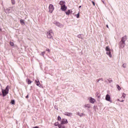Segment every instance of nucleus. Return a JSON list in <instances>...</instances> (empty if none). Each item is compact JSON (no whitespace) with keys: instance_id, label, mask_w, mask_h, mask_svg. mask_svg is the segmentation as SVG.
I'll list each match as a JSON object with an SVG mask.
<instances>
[{"instance_id":"obj_34","label":"nucleus","mask_w":128,"mask_h":128,"mask_svg":"<svg viewBox=\"0 0 128 128\" xmlns=\"http://www.w3.org/2000/svg\"><path fill=\"white\" fill-rule=\"evenodd\" d=\"M5 12H8V10H5Z\"/></svg>"},{"instance_id":"obj_31","label":"nucleus","mask_w":128,"mask_h":128,"mask_svg":"<svg viewBox=\"0 0 128 128\" xmlns=\"http://www.w3.org/2000/svg\"><path fill=\"white\" fill-rule=\"evenodd\" d=\"M76 114L77 116H80V112H77Z\"/></svg>"},{"instance_id":"obj_11","label":"nucleus","mask_w":128,"mask_h":128,"mask_svg":"<svg viewBox=\"0 0 128 128\" xmlns=\"http://www.w3.org/2000/svg\"><path fill=\"white\" fill-rule=\"evenodd\" d=\"M128 40V37L126 36H124V37L122 38V39L121 40V42H122L126 43V41Z\"/></svg>"},{"instance_id":"obj_38","label":"nucleus","mask_w":128,"mask_h":128,"mask_svg":"<svg viewBox=\"0 0 128 128\" xmlns=\"http://www.w3.org/2000/svg\"><path fill=\"white\" fill-rule=\"evenodd\" d=\"M106 26H107V28H108V25H106Z\"/></svg>"},{"instance_id":"obj_14","label":"nucleus","mask_w":128,"mask_h":128,"mask_svg":"<svg viewBox=\"0 0 128 128\" xmlns=\"http://www.w3.org/2000/svg\"><path fill=\"white\" fill-rule=\"evenodd\" d=\"M84 108H90V104H86L84 105Z\"/></svg>"},{"instance_id":"obj_26","label":"nucleus","mask_w":128,"mask_h":128,"mask_svg":"<svg viewBox=\"0 0 128 128\" xmlns=\"http://www.w3.org/2000/svg\"><path fill=\"white\" fill-rule=\"evenodd\" d=\"M46 54V52H41V56H43Z\"/></svg>"},{"instance_id":"obj_4","label":"nucleus","mask_w":128,"mask_h":128,"mask_svg":"<svg viewBox=\"0 0 128 128\" xmlns=\"http://www.w3.org/2000/svg\"><path fill=\"white\" fill-rule=\"evenodd\" d=\"M46 36L48 38H52V37L54 36V32H52V31L49 30L46 32Z\"/></svg>"},{"instance_id":"obj_17","label":"nucleus","mask_w":128,"mask_h":128,"mask_svg":"<svg viewBox=\"0 0 128 128\" xmlns=\"http://www.w3.org/2000/svg\"><path fill=\"white\" fill-rule=\"evenodd\" d=\"M122 96L121 97V98L124 99V98H126V94H125L124 92H123V93H122Z\"/></svg>"},{"instance_id":"obj_9","label":"nucleus","mask_w":128,"mask_h":128,"mask_svg":"<svg viewBox=\"0 0 128 128\" xmlns=\"http://www.w3.org/2000/svg\"><path fill=\"white\" fill-rule=\"evenodd\" d=\"M126 46V43L120 41L119 43V48H124Z\"/></svg>"},{"instance_id":"obj_24","label":"nucleus","mask_w":128,"mask_h":128,"mask_svg":"<svg viewBox=\"0 0 128 128\" xmlns=\"http://www.w3.org/2000/svg\"><path fill=\"white\" fill-rule=\"evenodd\" d=\"M79 116H80V118H82V116H84V113H80V114L79 115Z\"/></svg>"},{"instance_id":"obj_40","label":"nucleus","mask_w":128,"mask_h":128,"mask_svg":"<svg viewBox=\"0 0 128 128\" xmlns=\"http://www.w3.org/2000/svg\"><path fill=\"white\" fill-rule=\"evenodd\" d=\"M0 30H2V29L0 28Z\"/></svg>"},{"instance_id":"obj_10","label":"nucleus","mask_w":128,"mask_h":128,"mask_svg":"<svg viewBox=\"0 0 128 128\" xmlns=\"http://www.w3.org/2000/svg\"><path fill=\"white\" fill-rule=\"evenodd\" d=\"M90 102V104H94V102H96V99L90 97L88 98Z\"/></svg>"},{"instance_id":"obj_29","label":"nucleus","mask_w":128,"mask_h":128,"mask_svg":"<svg viewBox=\"0 0 128 128\" xmlns=\"http://www.w3.org/2000/svg\"><path fill=\"white\" fill-rule=\"evenodd\" d=\"M14 103H15L14 100H11V104H14Z\"/></svg>"},{"instance_id":"obj_28","label":"nucleus","mask_w":128,"mask_h":128,"mask_svg":"<svg viewBox=\"0 0 128 128\" xmlns=\"http://www.w3.org/2000/svg\"><path fill=\"white\" fill-rule=\"evenodd\" d=\"M10 44L11 46H14V44L13 42H10Z\"/></svg>"},{"instance_id":"obj_33","label":"nucleus","mask_w":128,"mask_h":128,"mask_svg":"<svg viewBox=\"0 0 128 128\" xmlns=\"http://www.w3.org/2000/svg\"><path fill=\"white\" fill-rule=\"evenodd\" d=\"M92 4H93V5L94 6H96V4H94V1L92 2Z\"/></svg>"},{"instance_id":"obj_20","label":"nucleus","mask_w":128,"mask_h":128,"mask_svg":"<svg viewBox=\"0 0 128 128\" xmlns=\"http://www.w3.org/2000/svg\"><path fill=\"white\" fill-rule=\"evenodd\" d=\"M20 23L21 24H25L24 20H20Z\"/></svg>"},{"instance_id":"obj_1","label":"nucleus","mask_w":128,"mask_h":128,"mask_svg":"<svg viewBox=\"0 0 128 128\" xmlns=\"http://www.w3.org/2000/svg\"><path fill=\"white\" fill-rule=\"evenodd\" d=\"M105 50L106 51V54H107L109 58H112V50L108 46H106Z\"/></svg>"},{"instance_id":"obj_21","label":"nucleus","mask_w":128,"mask_h":128,"mask_svg":"<svg viewBox=\"0 0 128 128\" xmlns=\"http://www.w3.org/2000/svg\"><path fill=\"white\" fill-rule=\"evenodd\" d=\"M54 126H58H58H60V123L58 122H56L54 124Z\"/></svg>"},{"instance_id":"obj_36","label":"nucleus","mask_w":128,"mask_h":128,"mask_svg":"<svg viewBox=\"0 0 128 128\" xmlns=\"http://www.w3.org/2000/svg\"><path fill=\"white\" fill-rule=\"evenodd\" d=\"M0 96H2V92H0Z\"/></svg>"},{"instance_id":"obj_15","label":"nucleus","mask_w":128,"mask_h":128,"mask_svg":"<svg viewBox=\"0 0 128 128\" xmlns=\"http://www.w3.org/2000/svg\"><path fill=\"white\" fill-rule=\"evenodd\" d=\"M35 82H36V85L38 86H40V80H36Z\"/></svg>"},{"instance_id":"obj_19","label":"nucleus","mask_w":128,"mask_h":128,"mask_svg":"<svg viewBox=\"0 0 128 128\" xmlns=\"http://www.w3.org/2000/svg\"><path fill=\"white\" fill-rule=\"evenodd\" d=\"M26 82H27V83L28 84H30L32 82L30 81V79H27Z\"/></svg>"},{"instance_id":"obj_39","label":"nucleus","mask_w":128,"mask_h":128,"mask_svg":"<svg viewBox=\"0 0 128 128\" xmlns=\"http://www.w3.org/2000/svg\"><path fill=\"white\" fill-rule=\"evenodd\" d=\"M103 2L104 4V1H102Z\"/></svg>"},{"instance_id":"obj_23","label":"nucleus","mask_w":128,"mask_h":128,"mask_svg":"<svg viewBox=\"0 0 128 128\" xmlns=\"http://www.w3.org/2000/svg\"><path fill=\"white\" fill-rule=\"evenodd\" d=\"M62 118L60 117V116H58L57 120H58L59 122H62Z\"/></svg>"},{"instance_id":"obj_27","label":"nucleus","mask_w":128,"mask_h":128,"mask_svg":"<svg viewBox=\"0 0 128 128\" xmlns=\"http://www.w3.org/2000/svg\"><path fill=\"white\" fill-rule=\"evenodd\" d=\"M12 4H16V1L14 0H11Z\"/></svg>"},{"instance_id":"obj_6","label":"nucleus","mask_w":128,"mask_h":128,"mask_svg":"<svg viewBox=\"0 0 128 128\" xmlns=\"http://www.w3.org/2000/svg\"><path fill=\"white\" fill-rule=\"evenodd\" d=\"M105 100L107 102H111V103L112 102V98H110V95L108 94H107L106 96Z\"/></svg>"},{"instance_id":"obj_8","label":"nucleus","mask_w":128,"mask_h":128,"mask_svg":"<svg viewBox=\"0 0 128 128\" xmlns=\"http://www.w3.org/2000/svg\"><path fill=\"white\" fill-rule=\"evenodd\" d=\"M54 24L57 26H59V28H64V25L56 21L54 22Z\"/></svg>"},{"instance_id":"obj_32","label":"nucleus","mask_w":128,"mask_h":128,"mask_svg":"<svg viewBox=\"0 0 128 128\" xmlns=\"http://www.w3.org/2000/svg\"><path fill=\"white\" fill-rule=\"evenodd\" d=\"M46 52H50V49H48V48L46 49Z\"/></svg>"},{"instance_id":"obj_35","label":"nucleus","mask_w":128,"mask_h":128,"mask_svg":"<svg viewBox=\"0 0 128 128\" xmlns=\"http://www.w3.org/2000/svg\"><path fill=\"white\" fill-rule=\"evenodd\" d=\"M26 98H28V95L27 96H26Z\"/></svg>"},{"instance_id":"obj_16","label":"nucleus","mask_w":128,"mask_h":128,"mask_svg":"<svg viewBox=\"0 0 128 128\" xmlns=\"http://www.w3.org/2000/svg\"><path fill=\"white\" fill-rule=\"evenodd\" d=\"M122 68H128V64L124 63L122 64Z\"/></svg>"},{"instance_id":"obj_30","label":"nucleus","mask_w":128,"mask_h":128,"mask_svg":"<svg viewBox=\"0 0 128 128\" xmlns=\"http://www.w3.org/2000/svg\"><path fill=\"white\" fill-rule=\"evenodd\" d=\"M117 100H118V102H124V100H120V99H118Z\"/></svg>"},{"instance_id":"obj_3","label":"nucleus","mask_w":128,"mask_h":128,"mask_svg":"<svg viewBox=\"0 0 128 128\" xmlns=\"http://www.w3.org/2000/svg\"><path fill=\"white\" fill-rule=\"evenodd\" d=\"M9 86H7L5 89H2V92L3 96H6L7 94H8V88Z\"/></svg>"},{"instance_id":"obj_5","label":"nucleus","mask_w":128,"mask_h":128,"mask_svg":"<svg viewBox=\"0 0 128 128\" xmlns=\"http://www.w3.org/2000/svg\"><path fill=\"white\" fill-rule=\"evenodd\" d=\"M49 12L50 14H52V12L54 10V6L52 5V4H50L48 6Z\"/></svg>"},{"instance_id":"obj_12","label":"nucleus","mask_w":128,"mask_h":128,"mask_svg":"<svg viewBox=\"0 0 128 128\" xmlns=\"http://www.w3.org/2000/svg\"><path fill=\"white\" fill-rule=\"evenodd\" d=\"M65 12L67 16H70V14L72 12V10H68L67 11H65Z\"/></svg>"},{"instance_id":"obj_18","label":"nucleus","mask_w":128,"mask_h":128,"mask_svg":"<svg viewBox=\"0 0 128 128\" xmlns=\"http://www.w3.org/2000/svg\"><path fill=\"white\" fill-rule=\"evenodd\" d=\"M58 128H66V126L62 124H60L58 125Z\"/></svg>"},{"instance_id":"obj_37","label":"nucleus","mask_w":128,"mask_h":128,"mask_svg":"<svg viewBox=\"0 0 128 128\" xmlns=\"http://www.w3.org/2000/svg\"><path fill=\"white\" fill-rule=\"evenodd\" d=\"M79 8H82V6H80Z\"/></svg>"},{"instance_id":"obj_7","label":"nucleus","mask_w":128,"mask_h":128,"mask_svg":"<svg viewBox=\"0 0 128 128\" xmlns=\"http://www.w3.org/2000/svg\"><path fill=\"white\" fill-rule=\"evenodd\" d=\"M68 124V119L66 118H62L60 124Z\"/></svg>"},{"instance_id":"obj_22","label":"nucleus","mask_w":128,"mask_h":128,"mask_svg":"<svg viewBox=\"0 0 128 128\" xmlns=\"http://www.w3.org/2000/svg\"><path fill=\"white\" fill-rule=\"evenodd\" d=\"M116 88L118 90H122V88H120V86L118 85H116Z\"/></svg>"},{"instance_id":"obj_25","label":"nucleus","mask_w":128,"mask_h":128,"mask_svg":"<svg viewBox=\"0 0 128 128\" xmlns=\"http://www.w3.org/2000/svg\"><path fill=\"white\" fill-rule=\"evenodd\" d=\"M76 18H80V12H78L77 14L76 15Z\"/></svg>"},{"instance_id":"obj_13","label":"nucleus","mask_w":128,"mask_h":128,"mask_svg":"<svg viewBox=\"0 0 128 128\" xmlns=\"http://www.w3.org/2000/svg\"><path fill=\"white\" fill-rule=\"evenodd\" d=\"M64 116H72V114L71 112H66L64 114Z\"/></svg>"},{"instance_id":"obj_2","label":"nucleus","mask_w":128,"mask_h":128,"mask_svg":"<svg viewBox=\"0 0 128 128\" xmlns=\"http://www.w3.org/2000/svg\"><path fill=\"white\" fill-rule=\"evenodd\" d=\"M59 4L60 6V10L62 12H66V8H68V7L66 6V2L64 0H62L60 2Z\"/></svg>"}]
</instances>
